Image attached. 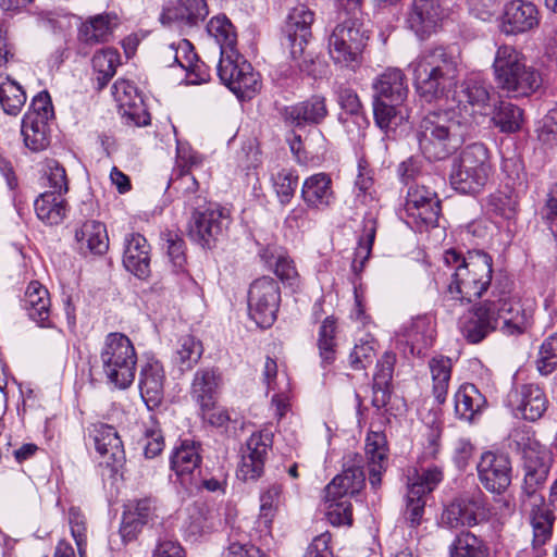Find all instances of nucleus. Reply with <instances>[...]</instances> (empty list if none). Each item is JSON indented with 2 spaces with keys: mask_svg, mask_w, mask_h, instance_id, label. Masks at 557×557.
Wrapping results in <instances>:
<instances>
[{
  "mask_svg": "<svg viewBox=\"0 0 557 557\" xmlns=\"http://www.w3.org/2000/svg\"><path fill=\"white\" fill-rule=\"evenodd\" d=\"M443 259L451 271L445 301L468 305L481 298L492 285L493 258L487 252L469 250L463 255L451 248L444 252Z\"/></svg>",
  "mask_w": 557,
  "mask_h": 557,
  "instance_id": "nucleus-1",
  "label": "nucleus"
},
{
  "mask_svg": "<svg viewBox=\"0 0 557 557\" xmlns=\"http://www.w3.org/2000/svg\"><path fill=\"white\" fill-rule=\"evenodd\" d=\"M408 70L421 98L428 102L449 101L451 89L457 86L458 61L445 47L421 51L409 63Z\"/></svg>",
  "mask_w": 557,
  "mask_h": 557,
  "instance_id": "nucleus-2",
  "label": "nucleus"
},
{
  "mask_svg": "<svg viewBox=\"0 0 557 557\" xmlns=\"http://www.w3.org/2000/svg\"><path fill=\"white\" fill-rule=\"evenodd\" d=\"M467 119V114L458 119L454 107L428 113L416 131L422 154L430 161H440L456 152L470 131Z\"/></svg>",
  "mask_w": 557,
  "mask_h": 557,
  "instance_id": "nucleus-3",
  "label": "nucleus"
},
{
  "mask_svg": "<svg viewBox=\"0 0 557 557\" xmlns=\"http://www.w3.org/2000/svg\"><path fill=\"white\" fill-rule=\"evenodd\" d=\"M492 67L498 87L509 97H527L541 86L540 73L510 45L497 48Z\"/></svg>",
  "mask_w": 557,
  "mask_h": 557,
  "instance_id": "nucleus-4",
  "label": "nucleus"
},
{
  "mask_svg": "<svg viewBox=\"0 0 557 557\" xmlns=\"http://www.w3.org/2000/svg\"><path fill=\"white\" fill-rule=\"evenodd\" d=\"M99 361L108 384L117 389H126L133 384L138 357L127 335L121 332L107 334L99 350Z\"/></svg>",
  "mask_w": 557,
  "mask_h": 557,
  "instance_id": "nucleus-5",
  "label": "nucleus"
},
{
  "mask_svg": "<svg viewBox=\"0 0 557 557\" xmlns=\"http://www.w3.org/2000/svg\"><path fill=\"white\" fill-rule=\"evenodd\" d=\"M492 174L490 151L482 143L468 145L454 159L449 174L451 187L460 194L475 195Z\"/></svg>",
  "mask_w": 557,
  "mask_h": 557,
  "instance_id": "nucleus-6",
  "label": "nucleus"
},
{
  "mask_svg": "<svg viewBox=\"0 0 557 557\" xmlns=\"http://www.w3.org/2000/svg\"><path fill=\"white\" fill-rule=\"evenodd\" d=\"M369 39V30L358 17H345L327 37L329 55L335 65L355 71L362 63Z\"/></svg>",
  "mask_w": 557,
  "mask_h": 557,
  "instance_id": "nucleus-7",
  "label": "nucleus"
},
{
  "mask_svg": "<svg viewBox=\"0 0 557 557\" xmlns=\"http://www.w3.org/2000/svg\"><path fill=\"white\" fill-rule=\"evenodd\" d=\"M366 483L360 467H349L337 474L324 488L326 516L333 525H351L352 506L350 497L359 493Z\"/></svg>",
  "mask_w": 557,
  "mask_h": 557,
  "instance_id": "nucleus-8",
  "label": "nucleus"
},
{
  "mask_svg": "<svg viewBox=\"0 0 557 557\" xmlns=\"http://www.w3.org/2000/svg\"><path fill=\"white\" fill-rule=\"evenodd\" d=\"M487 299L491 301V311L496 320V330L503 335L519 336L532 325V310L523 308L512 295L510 283L493 284Z\"/></svg>",
  "mask_w": 557,
  "mask_h": 557,
  "instance_id": "nucleus-9",
  "label": "nucleus"
},
{
  "mask_svg": "<svg viewBox=\"0 0 557 557\" xmlns=\"http://www.w3.org/2000/svg\"><path fill=\"white\" fill-rule=\"evenodd\" d=\"M509 447L522 454L525 490L533 494L548 476L552 463L549 451L528 429H515L509 435Z\"/></svg>",
  "mask_w": 557,
  "mask_h": 557,
  "instance_id": "nucleus-10",
  "label": "nucleus"
},
{
  "mask_svg": "<svg viewBox=\"0 0 557 557\" xmlns=\"http://www.w3.org/2000/svg\"><path fill=\"white\" fill-rule=\"evenodd\" d=\"M441 211L437 194L424 185L413 184L408 188L399 216L411 230L423 232L437 225Z\"/></svg>",
  "mask_w": 557,
  "mask_h": 557,
  "instance_id": "nucleus-11",
  "label": "nucleus"
},
{
  "mask_svg": "<svg viewBox=\"0 0 557 557\" xmlns=\"http://www.w3.org/2000/svg\"><path fill=\"white\" fill-rule=\"evenodd\" d=\"M188 235L203 248H210L231 223L228 210L218 203L203 200V205H196L188 209Z\"/></svg>",
  "mask_w": 557,
  "mask_h": 557,
  "instance_id": "nucleus-12",
  "label": "nucleus"
},
{
  "mask_svg": "<svg viewBox=\"0 0 557 557\" xmlns=\"http://www.w3.org/2000/svg\"><path fill=\"white\" fill-rule=\"evenodd\" d=\"M220 81L240 100L251 99L261 89L260 74L238 51L220 57Z\"/></svg>",
  "mask_w": 557,
  "mask_h": 557,
  "instance_id": "nucleus-13",
  "label": "nucleus"
},
{
  "mask_svg": "<svg viewBox=\"0 0 557 557\" xmlns=\"http://www.w3.org/2000/svg\"><path fill=\"white\" fill-rule=\"evenodd\" d=\"M314 22V12L305 3L293 7L283 26L284 45L290 51L294 64L290 66L300 72L309 73V62L304 58V50L311 37V26Z\"/></svg>",
  "mask_w": 557,
  "mask_h": 557,
  "instance_id": "nucleus-14",
  "label": "nucleus"
},
{
  "mask_svg": "<svg viewBox=\"0 0 557 557\" xmlns=\"http://www.w3.org/2000/svg\"><path fill=\"white\" fill-rule=\"evenodd\" d=\"M493 86L480 73L468 75L459 89H451L449 101L446 108L454 107L458 119H463L467 114V123L471 128L472 116L476 113L484 114L490 108L491 91Z\"/></svg>",
  "mask_w": 557,
  "mask_h": 557,
  "instance_id": "nucleus-15",
  "label": "nucleus"
},
{
  "mask_svg": "<svg viewBox=\"0 0 557 557\" xmlns=\"http://www.w3.org/2000/svg\"><path fill=\"white\" fill-rule=\"evenodd\" d=\"M53 107L48 91L38 92L22 119L21 134L25 146L34 151H42L49 146V120Z\"/></svg>",
  "mask_w": 557,
  "mask_h": 557,
  "instance_id": "nucleus-16",
  "label": "nucleus"
},
{
  "mask_svg": "<svg viewBox=\"0 0 557 557\" xmlns=\"http://www.w3.org/2000/svg\"><path fill=\"white\" fill-rule=\"evenodd\" d=\"M221 383L222 379L216 369L200 368L193 376L189 391L190 397L199 407L202 418L216 425H223L230 419L223 410H220L218 414H211L215 409Z\"/></svg>",
  "mask_w": 557,
  "mask_h": 557,
  "instance_id": "nucleus-17",
  "label": "nucleus"
},
{
  "mask_svg": "<svg viewBox=\"0 0 557 557\" xmlns=\"http://www.w3.org/2000/svg\"><path fill=\"white\" fill-rule=\"evenodd\" d=\"M281 301L277 283L271 277L253 281L248 290V311L260 327H270L276 320Z\"/></svg>",
  "mask_w": 557,
  "mask_h": 557,
  "instance_id": "nucleus-18",
  "label": "nucleus"
},
{
  "mask_svg": "<svg viewBox=\"0 0 557 557\" xmlns=\"http://www.w3.org/2000/svg\"><path fill=\"white\" fill-rule=\"evenodd\" d=\"M476 473L486 491L493 494H503L511 483V460L507 454L502 451H483L476 463Z\"/></svg>",
  "mask_w": 557,
  "mask_h": 557,
  "instance_id": "nucleus-19",
  "label": "nucleus"
},
{
  "mask_svg": "<svg viewBox=\"0 0 557 557\" xmlns=\"http://www.w3.org/2000/svg\"><path fill=\"white\" fill-rule=\"evenodd\" d=\"M88 438L92 442L97 453L112 472H117L125 461V451L121 437L114 426L96 422L87 428Z\"/></svg>",
  "mask_w": 557,
  "mask_h": 557,
  "instance_id": "nucleus-20",
  "label": "nucleus"
},
{
  "mask_svg": "<svg viewBox=\"0 0 557 557\" xmlns=\"http://www.w3.org/2000/svg\"><path fill=\"white\" fill-rule=\"evenodd\" d=\"M272 444L273 433L270 430H262L250 435L237 470V476L240 480H257L263 474L268 450Z\"/></svg>",
  "mask_w": 557,
  "mask_h": 557,
  "instance_id": "nucleus-21",
  "label": "nucleus"
},
{
  "mask_svg": "<svg viewBox=\"0 0 557 557\" xmlns=\"http://www.w3.org/2000/svg\"><path fill=\"white\" fill-rule=\"evenodd\" d=\"M201 461L199 443L183 440L174 447L170 456V468L185 490L198 486L196 471L199 470Z\"/></svg>",
  "mask_w": 557,
  "mask_h": 557,
  "instance_id": "nucleus-22",
  "label": "nucleus"
},
{
  "mask_svg": "<svg viewBox=\"0 0 557 557\" xmlns=\"http://www.w3.org/2000/svg\"><path fill=\"white\" fill-rule=\"evenodd\" d=\"M208 13L206 0H178L163 9L160 21L168 27L186 30L203 22Z\"/></svg>",
  "mask_w": 557,
  "mask_h": 557,
  "instance_id": "nucleus-23",
  "label": "nucleus"
},
{
  "mask_svg": "<svg viewBox=\"0 0 557 557\" xmlns=\"http://www.w3.org/2000/svg\"><path fill=\"white\" fill-rule=\"evenodd\" d=\"M336 95L342 110L338 114V121L351 139H359L364 135L369 120L357 92L351 88L341 86Z\"/></svg>",
  "mask_w": 557,
  "mask_h": 557,
  "instance_id": "nucleus-24",
  "label": "nucleus"
},
{
  "mask_svg": "<svg viewBox=\"0 0 557 557\" xmlns=\"http://www.w3.org/2000/svg\"><path fill=\"white\" fill-rule=\"evenodd\" d=\"M438 0H413L406 17L407 27L421 39L436 33L441 22Z\"/></svg>",
  "mask_w": 557,
  "mask_h": 557,
  "instance_id": "nucleus-25",
  "label": "nucleus"
},
{
  "mask_svg": "<svg viewBox=\"0 0 557 557\" xmlns=\"http://www.w3.org/2000/svg\"><path fill=\"white\" fill-rule=\"evenodd\" d=\"M300 197L312 211L324 212L331 209L336 202L331 176L323 172L308 176L302 183Z\"/></svg>",
  "mask_w": 557,
  "mask_h": 557,
  "instance_id": "nucleus-26",
  "label": "nucleus"
},
{
  "mask_svg": "<svg viewBox=\"0 0 557 557\" xmlns=\"http://www.w3.org/2000/svg\"><path fill=\"white\" fill-rule=\"evenodd\" d=\"M158 519L159 507L154 498L135 500L125 507L120 533L124 541H132L144 525L154 523Z\"/></svg>",
  "mask_w": 557,
  "mask_h": 557,
  "instance_id": "nucleus-27",
  "label": "nucleus"
},
{
  "mask_svg": "<svg viewBox=\"0 0 557 557\" xmlns=\"http://www.w3.org/2000/svg\"><path fill=\"white\" fill-rule=\"evenodd\" d=\"M539 22V10L532 2L511 0L504 8L500 30L506 35L522 34L536 27Z\"/></svg>",
  "mask_w": 557,
  "mask_h": 557,
  "instance_id": "nucleus-28",
  "label": "nucleus"
},
{
  "mask_svg": "<svg viewBox=\"0 0 557 557\" xmlns=\"http://www.w3.org/2000/svg\"><path fill=\"white\" fill-rule=\"evenodd\" d=\"M462 336L471 344L482 342L491 332L496 330V320L491 311V301L485 299L474 306L459 321Z\"/></svg>",
  "mask_w": 557,
  "mask_h": 557,
  "instance_id": "nucleus-29",
  "label": "nucleus"
},
{
  "mask_svg": "<svg viewBox=\"0 0 557 557\" xmlns=\"http://www.w3.org/2000/svg\"><path fill=\"white\" fill-rule=\"evenodd\" d=\"M165 371L163 364L154 359H148L140 368L138 386L140 396L152 410L162 403L164 397Z\"/></svg>",
  "mask_w": 557,
  "mask_h": 557,
  "instance_id": "nucleus-30",
  "label": "nucleus"
},
{
  "mask_svg": "<svg viewBox=\"0 0 557 557\" xmlns=\"http://www.w3.org/2000/svg\"><path fill=\"white\" fill-rule=\"evenodd\" d=\"M509 403L525 420L536 421L543 417L548 407L544 389L534 383L517 386L509 394Z\"/></svg>",
  "mask_w": 557,
  "mask_h": 557,
  "instance_id": "nucleus-31",
  "label": "nucleus"
},
{
  "mask_svg": "<svg viewBox=\"0 0 557 557\" xmlns=\"http://www.w3.org/2000/svg\"><path fill=\"white\" fill-rule=\"evenodd\" d=\"M327 113L325 98L315 95L304 101L285 107L283 119L287 125L301 128L320 124Z\"/></svg>",
  "mask_w": 557,
  "mask_h": 557,
  "instance_id": "nucleus-32",
  "label": "nucleus"
},
{
  "mask_svg": "<svg viewBox=\"0 0 557 557\" xmlns=\"http://www.w3.org/2000/svg\"><path fill=\"white\" fill-rule=\"evenodd\" d=\"M400 334L410 352L422 357L435 342V319L428 314L418 315L403 325Z\"/></svg>",
  "mask_w": 557,
  "mask_h": 557,
  "instance_id": "nucleus-33",
  "label": "nucleus"
},
{
  "mask_svg": "<svg viewBox=\"0 0 557 557\" xmlns=\"http://www.w3.org/2000/svg\"><path fill=\"white\" fill-rule=\"evenodd\" d=\"M364 453L369 472V483L376 491L381 487L382 475L388 465V448L383 432L370 431L367 434Z\"/></svg>",
  "mask_w": 557,
  "mask_h": 557,
  "instance_id": "nucleus-34",
  "label": "nucleus"
},
{
  "mask_svg": "<svg viewBox=\"0 0 557 557\" xmlns=\"http://www.w3.org/2000/svg\"><path fill=\"white\" fill-rule=\"evenodd\" d=\"M123 265L140 280L150 275V246L139 233H132L124 238Z\"/></svg>",
  "mask_w": 557,
  "mask_h": 557,
  "instance_id": "nucleus-35",
  "label": "nucleus"
},
{
  "mask_svg": "<svg viewBox=\"0 0 557 557\" xmlns=\"http://www.w3.org/2000/svg\"><path fill=\"white\" fill-rule=\"evenodd\" d=\"M396 356L386 351L379 360L373 374L371 405L377 412H387V404L392 395V379Z\"/></svg>",
  "mask_w": 557,
  "mask_h": 557,
  "instance_id": "nucleus-36",
  "label": "nucleus"
},
{
  "mask_svg": "<svg viewBox=\"0 0 557 557\" xmlns=\"http://www.w3.org/2000/svg\"><path fill=\"white\" fill-rule=\"evenodd\" d=\"M119 25L120 17L114 12L89 16L78 27V39L86 45L108 42Z\"/></svg>",
  "mask_w": 557,
  "mask_h": 557,
  "instance_id": "nucleus-37",
  "label": "nucleus"
},
{
  "mask_svg": "<svg viewBox=\"0 0 557 557\" xmlns=\"http://www.w3.org/2000/svg\"><path fill=\"white\" fill-rule=\"evenodd\" d=\"M374 100L403 104L408 96V85L404 72L388 67L373 81Z\"/></svg>",
  "mask_w": 557,
  "mask_h": 557,
  "instance_id": "nucleus-38",
  "label": "nucleus"
},
{
  "mask_svg": "<svg viewBox=\"0 0 557 557\" xmlns=\"http://www.w3.org/2000/svg\"><path fill=\"white\" fill-rule=\"evenodd\" d=\"M50 306L48 289L37 281L30 282L23 299V307L27 311L28 317L39 326L51 327Z\"/></svg>",
  "mask_w": 557,
  "mask_h": 557,
  "instance_id": "nucleus-39",
  "label": "nucleus"
},
{
  "mask_svg": "<svg viewBox=\"0 0 557 557\" xmlns=\"http://www.w3.org/2000/svg\"><path fill=\"white\" fill-rule=\"evenodd\" d=\"M486 406V397L474 384H463L455 394V412L465 421H473Z\"/></svg>",
  "mask_w": 557,
  "mask_h": 557,
  "instance_id": "nucleus-40",
  "label": "nucleus"
},
{
  "mask_svg": "<svg viewBox=\"0 0 557 557\" xmlns=\"http://www.w3.org/2000/svg\"><path fill=\"white\" fill-rule=\"evenodd\" d=\"M202 342L191 334L181 335L173 347L172 362L182 372L190 371L201 359Z\"/></svg>",
  "mask_w": 557,
  "mask_h": 557,
  "instance_id": "nucleus-41",
  "label": "nucleus"
},
{
  "mask_svg": "<svg viewBox=\"0 0 557 557\" xmlns=\"http://www.w3.org/2000/svg\"><path fill=\"white\" fill-rule=\"evenodd\" d=\"M168 187L180 195L185 210L203 205L206 198L199 194V184L188 170L173 169Z\"/></svg>",
  "mask_w": 557,
  "mask_h": 557,
  "instance_id": "nucleus-42",
  "label": "nucleus"
},
{
  "mask_svg": "<svg viewBox=\"0 0 557 557\" xmlns=\"http://www.w3.org/2000/svg\"><path fill=\"white\" fill-rule=\"evenodd\" d=\"M37 218L47 225H58L66 216L67 203L55 191H45L34 201Z\"/></svg>",
  "mask_w": 557,
  "mask_h": 557,
  "instance_id": "nucleus-43",
  "label": "nucleus"
},
{
  "mask_svg": "<svg viewBox=\"0 0 557 557\" xmlns=\"http://www.w3.org/2000/svg\"><path fill=\"white\" fill-rule=\"evenodd\" d=\"M75 239L79 248H86L95 255H102L109 248V238L106 225L99 221L88 220L75 232Z\"/></svg>",
  "mask_w": 557,
  "mask_h": 557,
  "instance_id": "nucleus-44",
  "label": "nucleus"
},
{
  "mask_svg": "<svg viewBox=\"0 0 557 557\" xmlns=\"http://www.w3.org/2000/svg\"><path fill=\"white\" fill-rule=\"evenodd\" d=\"M207 32L219 45L220 57L238 51L235 27L225 15L213 16L207 24Z\"/></svg>",
  "mask_w": 557,
  "mask_h": 557,
  "instance_id": "nucleus-45",
  "label": "nucleus"
},
{
  "mask_svg": "<svg viewBox=\"0 0 557 557\" xmlns=\"http://www.w3.org/2000/svg\"><path fill=\"white\" fill-rule=\"evenodd\" d=\"M23 87L9 75L0 74V106L8 115L16 116L26 102Z\"/></svg>",
  "mask_w": 557,
  "mask_h": 557,
  "instance_id": "nucleus-46",
  "label": "nucleus"
},
{
  "mask_svg": "<svg viewBox=\"0 0 557 557\" xmlns=\"http://www.w3.org/2000/svg\"><path fill=\"white\" fill-rule=\"evenodd\" d=\"M373 113L376 125L386 133L396 129L409 117L404 103L396 104L384 100H374Z\"/></svg>",
  "mask_w": 557,
  "mask_h": 557,
  "instance_id": "nucleus-47",
  "label": "nucleus"
},
{
  "mask_svg": "<svg viewBox=\"0 0 557 557\" xmlns=\"http://www.w3.org/2000/svg\"><path fill=\"white\" fill-rule=\"evenodd\" d=\"M433 381V394L436 401L442 405L446 400L451 377V359L445 356H435L429 361Z\"/></svg>",
  "mask_w": 557,
  "mask_h": 557,
  "instance_id": "nucleus-48",
  "label": "nucleus"
},
{
  "mask_svg": "<svg viewBox=\"0 0 557 557\" xmlns=\"http://www.w3.org/2000/svg\"><path fill=\"white\" fill-rule=\"evenodd\" d=\"M487 211L504 220H511L517 214L518 196L509 185L497 189L487 197Z\"/></svg>",
  "mask_w": 557,
  "mask_h": 557,
  "instance_id": "nucleus-49",
  "label": "nucleus"
},
{
  "mask_svg": "<svg viewBox=\"0 0 557 557\" xmlns=\"http://www.w3.org/2000/svg\"><path fill=\"white\" fill-rule=\"evenodd\" d=\"M407 481V488H419V494L433 492L444 479V468L441 465L434 463L428 467L414 468L410 471Z\"/></svg>",
  "mask_w": 557,
  "mask_h": 557,
  "instance_id": "nucleus-50",
  "label": "nucleus"
},
{
  "mask_svg": "<svg viewBox=\"0 0 557 557\" xmlns=\"http://www.w3.org/2000/svg\"><path fill=\"white\" fill-rule=\"evenodd\" d=\"M554 513L546 507H539L532 510L530 523L533 530V549L536 556L542 555V547L548 542L553 534Z\"/></svg>",
  "mask_w": 557,
  "mask_h": 557,
  "instance_id": "nucleus-51",
  "label": "nucleus"
},
{
  "mask_svg": "<svg viewBox=\"0 0 557 557\" xmlns=\"http://www.w3.org/2000/svg\"><path fill=\"white\" fill-rule=\"evenodd\" d=\"M448 552L450 557H488L490 555L485 542L469 531L457 534Z\"/></svg>",
  "mask_w": 557,
  "mask_h": 557,
  "instance_id": "nucleus-52",
  "label": "nucleus"
},
{
  "mask_svg": "<svg viewBox=\"0 0 557 557\" xmlns=\"http://www.w3.org/2000/svg\"><path fill=\"white\" fill-rule=\"evenodd\" d=\"M166 250L173 272L178 276L180 283L187 287L194 283L189 272L186 270L185 242L177 234H169L166 238Z\"/></svg>",
  "mask_w": 557,
  "mask_h": 557,
  "instance_id": "nucleus-53",
  "label": "nucleus"
},
{
  "mask_svg": "<svg viewBox=\"0 0 557 557\" xmlns=\"http://www.w3.org/2000/svg\"><path fill=\"white\" fill-rule=\"evenodd\" d=\"M91 63L98 74V87L102 89L114 76L117 66L121 64L120 53L113 48L101 49L94 54Z\"/></svg>",
  "mask_w": 557,
  "mask_h": 557,
  "instance_id": "nucleus-54",
  "label": "nucleus"
},
{
  "mask_svg": "<svg viewBox=\"0 0 557 557\" xmlns=\"http://www.w3.org/2000/svg\"><path fill=\"white\" fill-rule=\"evenodd\" d=\"M356 200L362 205H370L377 200L372 170L364 161L358 163V174L355 181Z\"/></svg>",
  "mask_w": 557,
  "mask_h": 557,
  "instance_id": "nucleus-55",
  "label": "nucleus"
},
{
  "mask_svg": "<svg viewBox=\"0 0 557 557\" xmlns=\"http://www.w3.org/2000/svg\"><path fill=\"white\" fill-rule=\"evenodd\" d=\"M523 111L510 102H500L493 116L495 125L504 133H515L520 129Z\"/></svg>",
  "mask_w": 557,
  "mask_h": 557,
  "instance_id": "nucleus-56",
  "label": "nucleus"
},
{
  "mask_svg": "<svg viewBox=\"0 0 557 557\" xmlns=\"http://www.w3.org/2000/svg\"><path fill=\"white\" fill-rule=\"evenodd\" d=\"M282 497V485L278 483L270 484L260 494V516L259 521L265 528H269L275 517Z\"/></svg>",
  "mask_w": 557,
  "mask_h": 557,
  "instance_id": "nucleus-57",
  "label": "nucleus"
},
{
  "mask_svg": "<svg viewBox=\"0 0 557 557\" xmlns=\"http://www.w3.org/2000/svg\"><path fill=\"white\" fill-rule=\"evenodd\" d=\"M376 234V220L369 213L363 218L362 221V234L358 239V246L356 248V258L352 261L354 270H357V261L360 258V268H362L364 261L369 258L372 246Z\"/></svg>",
  "mask_w": 557,
  "mask_h": 557,
  "instance_id": "nucleus-58",
  "label": "nucleus"
},
{
  "mask_svg": "<svg viewBox=\"0 0 557 557\" xmlns=\"http://www.w3.org/2000/svg\"><path fill=\"white\" fill-rule=\"evenodd\" d=\"M335 320L332 317L325 318L320 326L318 339V346L323 366L331 364L335 360Z\"/></svg>",
  "mask_w": 557,
  "mask_h": 557,
  "instance_id": "nucleus-59",
  "label": "nucleus"
},
{
  "mask_svg": "<svg viewBox=\"0 0 557 557\" xmlns=\"http://www.w3.org/2000/svg\"><path fill=\"white\" fill-rule=\"evenodd\" d=\"M541 375H548L557 368V334H552L543 341L535 360Z\"/></svg>",
  "mask_w": 557,
  "mask_h": 557,
  "instance_id": "nucleus-60",
  "label": "nucleus"
},
{
  "mask_svg": "<svg viewBox=\"0 0 557 557\" xmlns=\"http://www.w3.org/2000/svg\"><path fill=\"white\" fill-rule=\"evenodd\" d=\"M473 519L467 512L466 505L461 497L454 499L442 512L441 521L449 529H457L460 527L471 528Z\"/></svg>",
  "mask_w": 557,
  "mask_h": 557,
  "instance_id": "nucleus-61",
  "label": "nucleus"
},
{
  "mask_svg": "<svg viewBox=\"0 0 557 557\" xmlns=\"http://www.w3.org/2000/svg\"><path fill=\"white\" fill-rule=\"evenodd\" d=\"M273 186L282 205H287L294 197L298 184V176L294 171L282 169L273 175Z\"/></svg>",
  "mask_w": 557,
  "mask_h": 557,
  "instance_id": "nucleus-62",
  "label": "nucleus"
},
{
  "mask_svg": "<svg viewBox=\"0 0 557 557\" xmlns=\"http://www.w3.org/2000/svg\"><path fill=\"white\" fill-rule=\"evenodd\" d=\"M460 497L466 505L467 512L473 519L471 521L473 527L488 519L490 506L481 490L475 488L473 493Z\"/></svg>",
  "mask_w": 557,
  "mask_h": 557,
  "instance_id": "nucleus-63",
  "label": "nucleus"
},
{
  "mask_svg": "<svg viewBox=\"0 0 557 557\" xmlns=\"http://www.w3.org/2000/svg\"><path fill=\"white\" fill-rule=\"evenodd\" d=\"M539 141L545 147L557 146V109H553L539 121L536 126Z\"/></svg>",
  "mask_w": 557,
  "mask_h": 557,
  "instance_id": "nucleus-64",
  "label": "nucleus"
}]
</instances>
